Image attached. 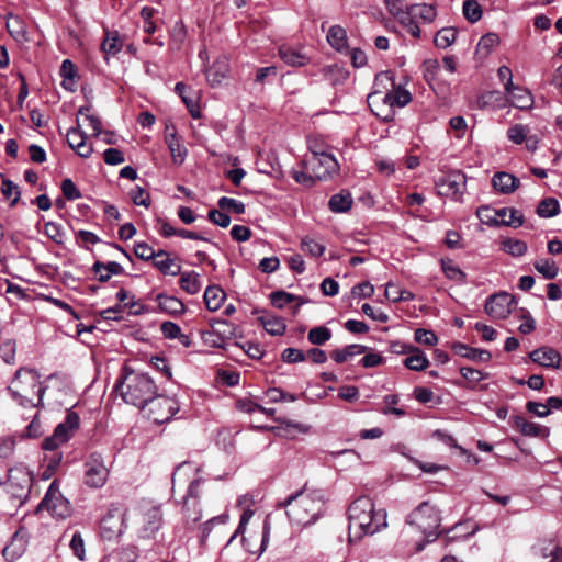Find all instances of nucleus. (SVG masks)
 Returning <instances> with one entry per match:
<instances>
[{"mask_svg": "<svg viewBox=\"0 0 562 562\" xmlns=\"http://www.w3.org/2000/svg\"><path fill=\"white\" fill-rule=\"evenodd\" d=\"M327 42L337 52H344L347 48V32L340 25H333L327 32Z\"/></svg>", "mask_w": 562, "mask_h": 562, "instance_id": "obj_37", "label": "nucleus"}, {"mask_svg": "<svg viewBox=\"0 0 562 562\" xmlns=\"http://www.w3.org/2000/svg\"><path fill=\"white\" fill-rule=\"evenodd\" d=\"M123 44L124 41L117 31H106L101 48L105 55L115 56L121 52Z\"/></svg>", "mask_w": 562, "mask_h": 562, "instance_id": "obj_33", "label": "nucleus"}, {"mask_svg": "<svg viewBox=\"0 0 562 562\" xmlns=\"http://www.w3.org/2000/svg\"><path fill=\"white\" fill-rule=\"evenodd\" d=\"M441 268L447 278L458 282L465 280V273L452 260H441Z\"/></svg>", "mask_w": 562, "mask_h": 562, "instance_id": "obj_51", "label": "nucleus"}, {"mask_svg": "<svg viewBox=\"0 0 562 562\" xmlns=\"http://www.w3.org/2000/svg\"><path fill=\"white\" fill-rule=\"evenodd\" d=\"M38 509L47 510L57 520H65L70 516V503L60 493L57 480L50 483Z\"/></svg>", "mask_w": 562, "mask_h": 562, "instance_id": "obj_9", "label": "nucleus"}, {"mask_svg": "<svg viewBox=\"0 0 562 562\" xmlns=\"http://www.w3.org/2000/svg\"><path fill=\"white\" fill-rule=\"evenodd\" d=\"M530 359L543 367L558 368L561 361V356L557 350L544 347L530 352Z\"/></svg>", "mask_w": 562, "mask_h": 562, "instance_id": "obj_26", "label": "nucleus"}, {"mask_svg": "<svg viewBox=\"0 0 562 562\" xmlns=\"http://www.w3.org/2000/svg\"><path fill=\"white\" fill-rule=\"evenodd\" d=\"M387 12L393 15L396 21L404 27L405 24H411L408 19V7L403 0H385Z\"/></svg>", "mask_w": 562, "mask_h": 562, "instance_id": "obj_35", "label": "nucleus"}, {"mask_svg": "<svg viewBox=\"0 0 562 562\" xmlns=\"http://www.w3.org/2000/svg\"><path fill=\"white\" fill-rule=\"evenodd\" d=\"M225 297L224 291L218 286H207L204 292V302L209 311H217Z\"/></svg>", "mask_w": 562, "mask_h": 562, "instance_id": "obj_41", "label": "nucleus"}, {"mask_svg": "<svg viewBox=\"0 0 562 562\" xmlns=\"http://www.w3.org/2000/svg\"><path fill=\"white\" fill-rule=\"evenodd\" d=\"M409 526H415L425 537L424 543L417 544V551H422L425 543L432 542L438 537L441 517L438 509L428 502H423L406 518Z\"/></svg>", "mask_w": 562, "mask_h": 562, "instance_id": "obj_5", "label": "nucleus"}, {"mask_svg": "<svg viewBox=\"0 0 562 562\" xmlns=\"http://www.w3.org/2000/svg\"><path fill=\"white\" fill-rule=\"evenodd\" d=\"M218 206L223 210H231L236 214L245 213V204L236 199L222 196L217 202Z\"/></svg>", "mask_w": 562, "mask_h": 562, "instance_id": "obj_56", "label": "nucleus"}, {"mask_svg": "<svg viewBox=\"0 0 562 562\" xmlns=\"http://www.w3.org/2000/svg\"><path fill=\"white\" fill-rule=\"evenodd\" d=\"M330 338L331 331L326 326L313 327L307 334L308 341L317 346L324 345Z\"/></svg>", "mask_w": 562, "mask_h": 562, "instance_id": "obj_48", "label": "nucleus"}, {"mask_svg": "<svg viewBox=\"0 0 562 562\" xmlns=\"http://www.w3.org/2000/svg\"><path fill=\"white\" fill-rule=\"evenodd\" d=\"M58 382L57 375H52L48 385L43 386L38 373L33 369L21 368L12 379L8 391L12 398L23 407H37L42 404L45 392H52Z\"/></svg>", "mask_w": 562, "mask_h": 562, "instance_id": "obj_3", "label": "nucleus"}, {"mask_svg": "<svg viewBox=\"0 0 562 562\" xmlns=\"http://www.w3.org/2000/svg\"><path fill=\"white\" fill-rule=\"evenodd\" d=\"M1 192L7 198L14 194V199L11 201V206H14L20 200L21 192L18 186L9 179H4L2 181Z\"/></svg>", "mask_w": 562, "mask_h": 562, "instance_id": "obj_61", "label": "nucleus"}, {"mask_svg": "<svg viewBox=\"0 0 562 562\" xmlns=\"http://www.w3.org/2000/svg\"><path fill=\"white\" fill-rule=\"evenodd\" d=\"M415 340L418 344L435 346L438 342V338L432 330L418 328L415 330Z\"/></svg>", "mask_w": 562, "mask_h": 562, "instance_id": "obj_57", "label": "nucleus"}, {"mask_svg": "<svg viewBox=\"0 0 562 562\" xmlns=\"http://www.w3.org/2000/svg\"><path fill=\"white\" fill-rule=\"evenodd\" d=\"M479 220L488 226H512L519 227L524 224V215L516 209L503 207L499 210L492 209L487 205L480 206L476 211Z\"/></svg>", "mask_w": 562, "mask_h": 562, "instance_id": "obj_7", "label": "nucleus"}, {"mask_svg": "<svg viewBox=\"0 0 562 562\" xmlns=\"http://www.w3.org/2000/svg\"><path fill=\"white\" fill-rule=\"evenodd\" d=\"M408 19L411 24H405L404 29L415 38L422 37L419 23L430 24L437 16L435 5L428 3H414L408 7Z\"/></svg>", "mask_w": 562, "mask_h": 562, "instance_id": "obj_12", "label": "nucleus"}, {"mask_svg": "<svg viewBox=\"0 0 562 562\" xmlns=\"http://www.w3.org/2000/svg\"><path fill=\"white\" fill-rule=\"evenodd\" d=\"M109 469L100 453L89 454L83 463V483L91 488H101L108 481Z\"/></svg>", "mask_w": 562, "mask_h": 562, "instance_id": "obj_10", "label": "nucleus"}, {"mask_svg": "<svg viewBox=\"0 0 562 562\" xmlns=\"http://www.w3.org/2000/svg\"><path fill=\"white\" fill-rule=\"evenodd\" d=\"M303 165L319 181L330 179L339 170L336 158L327 153H313L311 157L303 161Z\"/></svg>", "mask_w": 562, "mask_h": 562, "instance_id": "obj_11", "label": "nucleus"}, {"mask_svg": "<svg viewBox=\"0 0 562 562\" xmlns=\"http://www.w3.org/2000/svg\"><path fill=\"white\" fill-rule=\"evenodd\" d=\"M510 424L524 436L547 438L550 429L537 423L528 422L525 417L516 415L510 418Z\"/></svg>", "mask_w": 562, "mask_h": 562, "instance_id": "obj_20", "label": "nucleus"}, {"mask_svg": "<svg viewBox=\"0 0 562 562\" xmlns=\"http://www.w3.org/2000/svg\"><path fill=\"white\" fill-rule=\"evenodd\" d=\"M209 220L221 227H227L231 224V217L216 209H212L207 214Z\"/></svg>", "mask_w": 562, "mask_h": 562, "instance_id": "obj_63", "label": "nucleus"}, {"mask_svg": "<svg viewBox=\"0 0 562 562\" xmlns=\"http://www.w3.org/2000/svg\"><path fill=\"white\" fill-rule=\"evenodd\" d=\"M153 265L162 274L178 276L181 273V266L177 265L170 254L162 249L157 251V258L153 260Z\"/></svg>", "mask_w": 562, "mask_h": 562, "instance_id": "obj_25", "label": "nucleus"}, {"mask_svg": "<svg viewBox=\"0 0 562 562\" xmlns=\"http://www.w3.org/2000/svg\"><path fill=\"white\" fill-rule=\"evenodd\" d=\"M7 29L10 35L18 42L27 41V33L22 23V21L18 16H11L7 22Z\"/></svg>", "mask_w": 562, "mask_h": 562, "instance_id": "obj_46", "label": "nucleus"}, {"mask_svg": "<svg viewBox=\"0 0 562 562\" xmlns=\"http://www.w3.org/2000/svg\"><path fill=\"white\" fill-rule=\"evenodd\" d=\"M507 103V97L498 90L487 91L477 98V106L482 110L503 109Z\"/></svg>", "mask_w": 562, "mask_h": 562, "instance_id": "obj_27", "label": "nucleus"}, {"mask_svg": "<svg viewBox=\"0 0 562 562\" xmlns=\"http://www.w3.org/2000/svg\"><path fill=\"white\" fill-rule=\"evenodd\" d=\"M499 44V37L496 33H487L483 35L477 43V50L488 55L493 48Z\"/></svg>", "mask_w": 562, "mask_h": 562, "instance_id": "obj_54", "label": "nucleus"}, {"mask_svg": "<svg viewBox=\"0 0 562 562\" xmlns=\"http://www.w3.org/2000/svg\"><path fill=\"white\" fill-rule=\"evenodd\" d=\"M143 526L140 529L142 537L149 538L154 536L161 527L162 513L160 505L145 503L142 505Z\"/></svg>", "mask_w": 562, "mask_h": 562, "instance_id": "obj_16", "label": "nucleus"}, {"mask_svg": "<svg viewBox=\"0 0 562 562\" xmlns=\"http://www.w3.org/2000/svg\"><path fill=\"white\" fill-rule=\"evenodd\" d=\"M520 184L517 177L505 171L496 172L492 178L493 188L502 194L513 193Z\"/></svg>", "mask_w": 562, "mask_h": 562, "instance_id": "obj_22", "label": "nucleus"}, {"mask_svg": "<svg viewBox=\"0 0 562 562\" xmlns=\"http://www.w3.org/2000/svg\"><path fill=\"white\" fill-rule=\"evenodd\" d=\"M465 176L460 171H451L439 177L435 184L441 196L458 199L465 190Z\"/></svg>", "mask_w": 562, "mask_h": 562, "instance_id": "obj_14", "label": "nucleus"}, {"mask_svg": "<svg viewBox=\"0 0 562 562\" xmlns=\"http://www.w3.org/2000/svg\"><path fill=\"white\" fill-rule=\"evenodd\" d=\"M229 66L226 58H220L206 70V79L212 87L222 82L227 76Z\"/></svg>", "mask_w": 562, "mask_h": 562, "instance_id": "obj_30", "label": "nucleus"}, {"mask_svg": "<svg viewBox=\"0 0 562 562\" xmlns=\"http://www.w3.org/2000/svg\"><path fill=\"white\" fill-rule=\"evenodd\" d=\"M526 408L529 413H532L538 417H547L551 413V409L548 406V402L542 404L539 402L530 401L526 404Z\"/></svg>", "mask_w": 562, "mask_h": 562, "instance_id": "obj_64", "label": "nucleus"}, {"mask_svg": "<svg viewBox=\"0 0 562 562\" xmlns=\"http://www.w3.org/2000/svg\"><path fill=\"white\" fill-rule=\"evenodd\" d=\"M258 321L265 330L272 336H281L284 334L286 325L282 318L271 315H261Z\"/></svg>", "mask_w": 562, "mask_h": 562, "instance_id": "obj_38", "label": "nucleus"}, {"mask_svg": "<svg viewBox=\"0 0 562 562\" xmlns=\"http://www.w3.org/2000/svg\"><path fill=\"white\" fill-rule=\"evenodd\" d=\"M348 520L350 541H359L387 526L385 509H375L373 501L368 496H361L350 504Z\"/></svg>", "mask_w": 562, "mask_h": 562, "instance_id": "obj_2", "label": "nucleus"}, {"mask_svg": "<svg viewBox=\"0 0 562 562\" xmlns=\"http://www.w3.org/2000/svg\"><path fill=\"white\" fill-rule=\"evenodd\" d=\"M514 297L507 293L491 295L485 303V312L493 318H506L512 312Z\"/></svg>", "mask_w": 562, "mask_h": 562, "instance_id": "obj_17", "label": "nucleus"}, {"mask_svg": "<svg viewBox=\"0 0 562 562\" xmlns=\"http://www.w3.org/2000/svg\"><path fill=\"white\" fill-rule=\"evenodd\" d=\"M507 93L508 102L520 110L530 109L533 104V98L529 90L515 86L510 91H505Z\"/></svg>", "mask_w": 562, "mask_h": 562, "instance_id": "obj_24", "label": "nucleus"}, {"mask_svg": "<svg viewBox=\"0 0 562 562\" xmlns=\"http://www.w3.org/2000/svg\"><path fill=\"white\" fill-rule=\"evenodd\" d=\"M77 131L82 137L83 135L98 136L101 133V121L98 116L90 113V106H80L77 114ZM76 128L72 127V135Z\"/></svg>", "mask_w": 562, "mask_h": 562, "instance_id": "obj_18", "label": "nucleus"}, {"mask_svg": "<svg viewBox=\"0 0 562 562\" xmlns=\"http://www.w3.org/2000/svg\"><path fill=\"white\" fill-rule=\"evenodd\" d=\"M145 409H147L148 418L156 424H162L168 422L179 411V406L175 398L159 395L156 392L155 397L146 403Z\"/></svg>", "mask_w": 562, "mask_h": 562, "instance_id": "obj_13", "label": "nucleus"}, {"mask_svg": "<svg viewBox=\"0 0 562 562\" xmlns=\"http://www.w3.org/2000/svg\"><path fill=\"white\" fill-rule=\"evenodd\" d=\"M180 288L188 294H198L202 289L201 277L195 271H184L180 273Z\"/></svg>", "mask_w": 562, "mask_h": 562, "instance_id": "obj_32", "label": "nucleus"}, {"mask_svg": "<svg viewBox=\"0 0 562 562\" xmlns=\"http://www.w3.org/2000/svg\"><path fill=\"white\" fill-rule=\"evenodd\" d=\"M462 9L465 19L471 23L477 22L482 16V9L476 0H465Z\"/></svg>", "mask_w": 562, "mask_h": 562, "instance_id": "obj_50", "label": "nucleus"}, {"mask_svg": "<svg viewBox=\"0 0 562 562\" xmlns=\"http://www.w3.org/2000/svg\"><path fill=\"white\" fill-rule=\"evenodd\" d=\"M200 484V479L193 480L183 497V513L188 527L195 525L202 517L199 508Z\"/></svg>", "mask_w": 562, "mask_h": 562, "instance_id": "obj_15", "label": "nucleus"}, {"mask_svg": "<svg viewBox=\"0 0 562 562\" xmlns=\"http://www.w3.org/2000/svg\"><path fill=\"white\" fill-rule=\"evenodd\" d=\"M93 272L100 282H106L112 276L123 274L124 269L116 261H95L93 263Z\"/></svg>", "mask_w": 562, "mask_h": 562, "instance_id": "obj_29", "label": "nucleus"}, {"mask_svg": "<svg viewBox=\"0 0 562 562\" xmlns=\"http://www.w3.org/2000/svg\"><path fill=\"white\" fill-rule=\"evenodd\" d=\"M351 205L352 198L349 193L334 194L328 202L330 211L335 213L346 212L351 207Z\"/></svg>", "mask_w": 562, "mask_h": 562, "instance_id": "obj_42", "label": "nucleus"}, {"mask_svg": "<svg viewBox=\"0 0 562 562\" xmlns=\"http://www.w3.org/2000/svg\"><path fill=\"white\" fill-rule=\"evenodd\" d=\"M281 359L286 363H297L305 360V353L296 348H286L282 351Z\"/></svg>", "mask_w": 562, "mask_h": 562, "instance_id": "obj_60", "label": "nucleus"}, {"mask_svg": "<svg viewBox=\"0 0 562 562\" xmlns=\"http://www.w3.org/2000/svg\"><path fill=\"white\" fill-rule=\"evenodd\" d=\"M460 373L467 381L471 383H479L480 381L488 378V374L471 367H462L460 369Z\"/></svg>", "mask_w": 562, "mask_h": 562, "instance_id": "obj_59", "label": "nucleus"}, {"mask_svg": "<svg viewBox=\"0 0 562 562\" xmlns=\"http://www.w3.org/2000/svg\"><path fill=\"white\" fill-rule=\"evenodd\" d=\"M301 248L313 257H321L325 251V245L307 236L302 239Z\"/></svg>", "mask_w": 562, "mask_h": 562, "instance_id": "obj_53", "label": "nucleus"}, {"mask_svg": "<svg viewBox=\"0 0 562 562\" xmlns=\"http://www.w3.org/2000/svg\"><path fill=\"white\" fill-rule=\"evenodd\" d=\"M367 347L363 345L352 344L342 349H335L331 351L330 357L337 363H344L357 355L364 353Z\"/></svg>", "mask_w": 562, "mask_h": 562, "instance_id": "obj_36", "label": "nucleus"}, {"mask_svg": "<svg viewBox=\"0 0 562 562\" xmlns=\"http://www.w3.org/2000/svg\"><path fill=\"white\" fill-rule=\"evenodd\" d=\"M101 530L108 538L121 535L123 532V514L117 508L109 509L101 520Z\"/></svg>", "mask_w": 562, "mask_h": 562, "instance_id": "obj_21", "label": "nucleus"}, {"mask_svg": "<svg viewBox=\"0 0 562 562\" xmlns=\"http://www.w3.org/2000/svg\"><path fill=\"white\" fill-rule=\"evenodd\" d=\"M165 142L168 146V149L170 150L172 162L177 166L182 165L187 158L188 150L182 145L177 133L173 131L167 134L165 137Z\"/></svg>", "mask_w": 562, "mask_h": 562, "instance_id": "obj_28", "label": "nucleus"}, {"mask_svg": "<svg viewBox=\"0 0 562 562\" xmlns=\"http://www.w3.org/2000/svg\"><path fill=\"white\" fill-rule=\"evenodd\" d=\"M115 391L123 401L140 409L146 408V403L156 395L157 385L147 373L123 368V374L115 384Z\"/></svg>", "mask_w": 562, "mask_h": 562, "instance_id": "obj_4", "label": "nucleus"}, {"mask_svg": "<svg viewBox=\"0 0 562 562\" xmlns=\"http://www.w3.org/2000/svg\"><path fill=\"white\" fill-rule=\"evenodd\" d=\"M15 342L12 340H5L0 346V357L5 363H13L15 360Z\"/></svg>", "mask_w": 562, "mask_h": 562, "instance_id": "obj_58", "label": "nucleus"}, {"mask_svg": "<svg viewBox=\"0 0 562 562\" xmlns=\"http://www.w3.org/2000/svg\"><path fill=\"white\" fill-rule=\"evenodd\" d=\"M529 128L522 124H515L507 130V137L517 145L522 144L528 136Z\"/></svg>", "mask_w": 562, "mask_h": 562, "instance_id": "obj_52", "label": "nucleus"}, {"mask_svg": "<svg viewBox=\"0 0 562 562\" xmlns=\"http://www.w3.org/2000/svg\"><path fill=\"white\" fill-rule=\"evenodd\" d=\"M134 254L137 258L146 261L157 258V251H155L151 246L144 241L135 243Z\"/></svg>", "mask_w": 562, "mask_h": 562, "instance_id": "obj_55", "label": "nucleus"}, {"mask_svg": "<svg viewBox=\"0 0 562 562\" xmlns=\"http://www.w3.org/2000/svg\"><path fill=\"white\" fill-rule=\"evenodd\" d=\"M270 300L273 306L283 308L285 305L293 301H297L299 306L303 305L305 301L301 296H295L285 291H274L270 294Z\"/></svg>", "mask_w": 562, "mask_h": 562, "instance_id": "obj_43", "label": "nucleus"}, {"mask_svg": "<svg viewBox=\"0 0 562 562\" xmlns=\"http://www.w3.org/2000/svg\"><path fill=\"white\" fill-rule=\"evenodd\" d=\"M105 164L116 166L123 164L125 158L123 153L117 148H108L103 153Z\"/></svg>", "mask_w": 562, "mask_h": 562, "instance_id": "obj_62", "label": "nucleus"}, {"mask_svg": "<svg viewBox=\"0 0 562 562\" xmlns=\"http://www.w3.org/2000/svg\"><path fill=\"white\" fill-rule=\"evenodd\" d=\"M375 80L376 81H383V80L391 81L393 89L391 92H387L383 97L384 103L389 104L391 108H393L394 105L403 108L412 101V95H411L409 91L406 89H403L401 87H395V83L389 72L379 74L376 76Z\"/></svg>", "mask_w": 562, "mask_h": 562, "instance_id": "obj_19", "label": "nucleus"}, {"mask_svg": "<svg viewBox=\"0 0 562 562\" xmlns=\"http://www.w3.org/2000/svg\"><path fill=\"white\" fill-rule=\"evenodd\" d=\"M453 351L463 358H468L475 361H483L487 362L492 358V355L490 351L484 349H476L469 347L464 344L458 342L453 345Z\"/></svg>", "mask_w": 562, "mask_h": 562, "instance_id": "obj_31", "label": "nucleus"}, {"mask_svg": "<svg viewBox=\"0 0 562 562\" xmlns=\"http://www.w3.org/2000/svg\"><path fill=\"white\" fill-rule=\"evenodd\" d=\"M26 550L25 535L22 530L14 533L11 541L3 548V557L8 561H14Z\"/></svg>", "mask_w": 562, "mask_h": 562, "instance_id": "obj_23", "label": "nucleus"}, {"mask_svg": "<svg viewBox=\"0 0 562 562\" xmlns=\"http://www.w3.org/2000/svg\"><path fill=\"white\" fill-rule=\"evenodd\" d=\"M457 38V30L454 27H442L434 38L438 48L445 49L452 45Z\"/></svg>", "mask_w": 562, "mask_h": 562, "instance_id": "obj_44", "label": "nucleus"}, {"mask_svg": "<svg viewBox=\"0 0 562 562\" xmlns=\"http://www.w3.org/2000/svg\"><path fill=\"white\" fill-rule=\"evenodd\" d=\"M536 270L546 279L552 280L558 276L559 268L553 260L540 259L535 262Z\"/></svg>", "mask_w": 562, "mask_h": 562, "instance_id": "obj_49", "label": "nucleus"}, {"mask_svg": "<svg viewBox=\"0 0 562 562\" xmlns=\"http://www.w3.org/2000/svg\"><path fill=\"white\" fill-rule=\"evenodd\" d=\"M33 483L32 472L25 467H15L9 470L5 490L10 497L22 505L29 497Z\"/></svg>", "mask_w": 562, "mask_h": 562, "instance_id": "obj_6", "label": "nucleus"}, {"mask_svg": "<svg viewBox=\"0 0 562 562\" xmlns=\"http://www.w3.org/2000/svg\"><path fill=\"white\" fill-rule=\"evenodd\" d=\"M503 250L514 257H521L527 251V244L520 239L507 238L502 241Z\"/></svg>", "mask_w": 562, "mask_h": 562, "instance_id": "obj_47", "label": "nucleus"}, {"mask_svg": "<svg viewBox=\"0 0 562 562\" xmlns=\"http://www.w3.org/2000/svg\"><path fill=\"white\" fill-rule=\"evenodd\" d=\"M404 364L413 371H424L428 368L429 360L419 348L415 347L411 355L405 358Z\"/></svg>", "mask_w": 562, "mask_h": 562, "instance_id": "obj_39", "label": "nucleus"}, {"mask_svg": "<svg viewBox=\"0 0 562 562\" xmlns=\"http://www.w3.org/2000/svg\"><path fill=\"white\" fill-rule=\"evenodd\" d=\"M280 58L289 66L301 67L307 63V57L300 50L282 45L279 48Z\"/></svg>", "mask_w": 562, "mask_h": 562, "instance_id": "obj_34", "label": "nucleus"}, {"mask_svg": "<svg viewBox=\"0 0 562 562\" xmlns=\"http://www.w3.org/2000/svg\"><path fill=\"white\" fill-rule=\"evenodd\" d=\"M325 494L322 490L308 488L304 485L300 491L277 504L284 508L292 526L306 528L314 525L325 512Z\"/></svg>", "mask_w": 562, "mask_h": 562, "instance_id": "obj_1", "label": "nucleus"}, {"mask_svg": "<svg viewBox=\"0 0 562 562\" xmlns=\"http://www.w3.org/2000/svg\"><path fill=\"white\" fill-rule=\"evenodd\" d=\"M559 212L560 204L554 198L543 199L537 207V214L543 218L553 217L558 215Z\"/></svg>", "mask_w": 562, "mask_h": 562, "instance_id": "obj_45", "label": "nucleus"}, {"mask_svg": "<svg viewBox=\"0 0 562 562\" xmlns=\"http://www.w3.org/2000/svg\"><path fill=\"white\" fill-rule=\"evenodd\" d=\"M64 423H60L54 430L53 435L44 439L42 448L45 451L53 452L47 465V470L55 471L61 461V454L56 450L67 443L70 438V411L67 409Z\"/></svg>", "mask_w": 562, "mask_h": 562, "instance_id": "obj_8", "label": "nucleus"}, {"mask_svg": "<svg viewBox=\"0 0 562 562\" xmlns=\"http://www.w3.org/2000/svg\"><path fill=\"white\" fill-rule=\"evenodd\" d=\"M157 302L160 311L168 314H181L184 312L183 303L175 296L158 294Z\"/></svg>", "mask_w": 562, "mask_h": 562, "instance_id": "obj_40", "label": "nucleus"}]
</instances>
